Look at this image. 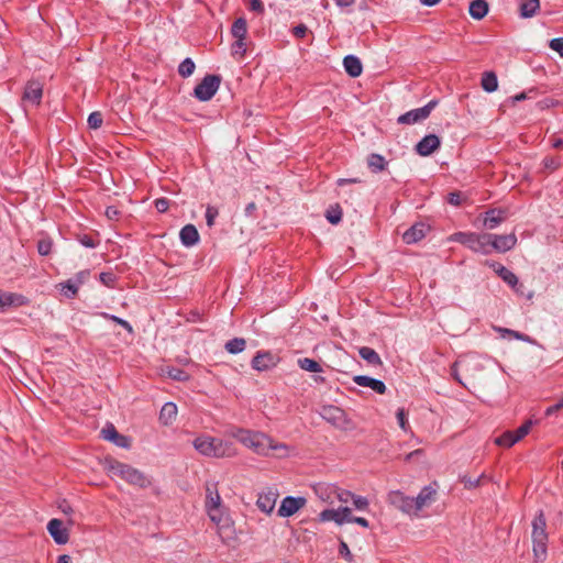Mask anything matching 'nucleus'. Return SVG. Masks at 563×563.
<instances>
[{"mask_svg": "<svg viewBox=\"0 0 563 563\" xmlns=\"http://www.w3.org/2000/svg\"><path fill=\"white\" fill-rule=\"evenodd\" d=\"M230 435L243 446L263 457L287 459L295 454L294 448L284 442L275 441L262 431L236 428L230 432Z\"/></svg>", "mask_w": 563, "mask_h": 563, "instance_id": "1", "label": "nucleus"}, {"mask_svg": "<svg viewBox=\"0 0 563 563\" xmlns=\"http://www.w3.org/2000/svg\"><path fill=\"white\" fill-rule=\"evenodd\" d=\"M192 445L197 452L207 457L227 459L238 455V449L232 442L210 435L197 437Z\"/></svg>", "mask_w": 563, "mask_h": 563, "instance_id": "2", "label": "nucleus"}, {"mask_svg": "<svg viewBox=\"0 0 563 563\" xmlns=\"http://www.w3.org/2000/svg\"><path fill=\"white\" fill-rule=\"evenodd\" d=\"M104 470L110 476L119 477L128 484L139 488H145L151 485L150 478L143 472L122 462L107 460L104 462Z\"/></svg>", "mask_w": 563, "mask_h": 563, "instance_id": "3", "label": "nucleus"}, {"mask_svg": "<svg viewBox=\"0 0 563 563\" xmlns=\"http://www.w3.org/2000/svg\"><path fill=\"white\" fill-rule=\"evenodd\" d=\"M531 539L534 561L543 562L548 553V533L547 520L542 511H539L532 521Z\"/></svg>", "mask_w": 563, "mask_h": 563, "instance_id": "4", "label": "nucleus"}, {"mask_svg": "<svg viewBox=\"0 0 563 563\" xmlns=\"http://www.w3.org/2000/svg\"><path fill=\"white\" fill-rule=\"evenodd\" d=\"M489 233L456 232L450 236L451 241L459 242L476 253L490 254Z\"/></svg>", "mask_w": 563, "mask_h": 563, "instance_id": "5", "label": "nucleus"}, {"mask_svg": "<svg viewBox=\"0 0 563 563\" xmlns=\"http://www.w3.org/2000/svg\"><path fill=\"white\" fill-rule=\"evenodd\" d=\"M320 416L323 420L340 430L347 431L354 428L345 411L334 405L322 406L320 409Z\"/></svg>", "mask_w": 563, "mask_h": 563, "instance_id": "6", "label": "nucleus"}, {"mask_svg": "<svg viewBox=\"0 0 563 563\" xmlns=\"http://www.w3.org/2000/svg\"><path fill=\"white\" fill-rule=\"evenodd\" d=\"M207 514L210 520L219 525L224 516V508L221 503V497L218 493L216 485L210 484L206 487V504Z\"/></svg>", "mask_w": 563, "mask_h": 563, "instance_id": "7", "label": "nucleus"}, {"mask_svg": "<svg viewBox=\"0 0 563 563\" xmlns=\"http://www.w3.org/2000/svg\"><path fill=\"white\" fill-rule=\"evenodd\" d=\"M221 84V78L218 75H207L196 86L194 90V96L199 101H209L218 91Z\"/></svg>", "mask_w": 563, "mask_h": 563, "instance_id": "8", "label": "nucleus"}, {"mask_svg": "<svg viewBox=\"0 0 563 563\" xmlns=\"http://www.w3.org/2000/svg\"><path fill=\"white\" fill-rule=\"evenodd\" d=\"M437 100L429 101L424 107L410 110L398 117L397 122L399 124H415L427 119L431 111L437 106Z\"/></svg>", "mask_w": 563, "mask_h": 563, "instance_id": "9", "label": "nucleus"}, {"mask_svg": "<svg viewBox=\"0 0 563 563\" xmlns=\"http://www.w3.org/2000/svg\"><path fill=\"white\" fill-rule=\"evenodd\" d=\"M279 493L277 488L266 487L258 493L256 506L262 512L271 515L275 509Z\"/></svg>", "mask_w": 563, "mask_h": 563, "instance_id": "10", "label": "nucleus"}, {"mask_svg": "<svg viewBox=\"0 0 563 563\" xmlns=\"http://www.w3.org/2000/svg\"><path fill=\"white\" fill-rule=\"evenodd\" d=\"M306 503L307 500L305 497L287 496L282 500L280 506L277 510V515L282 518L291 517L301 508H303L306 506Z\"/></svg>", "mask_w": 563, "mask_h": 563, "instance_id": "11", "label": "nucleus"}, {"mask_svg": "<svg viewBox=\"0 0 563 563\" xmlns=\"http://www.w3.org/2000/svg\"><path fill=\"white\" fill-rule=\"evenodd\" d=\"M352 510L349 507L338 509H324L319 514V520L322 522L333 521L339 526L350 522Z\"/></svg>", "mask_w": 563, "mask_h": 563, "instance_id": "12", "label": "nucleus"}, {"mask_svg": "<svg viewBox=\"0 0 563 563\" xmlns=\"http://www.w3.org/2000/svg\"><path fill=\"white\" fill-rule=\"evenodd\" d=\"M460 365L464 366L467 372L482 371L484 368L481 357L476 356V355H468V356L455 362L451 367V375L456 382H459L462 385H465V384L462 382L459 371H457V367Z\"/></svg>", "mask_w": 563, "mask_h": 563, "instance_id": "13", "label": "nucleus"}, {"mask_svg": "<svg viewBox=\"0 0 563 563\" xmlns=\"http://www.w3.org/2000/svg\"><path fill=\"white\" fill-rule=\"evenodd\" d=\"M489 238L490 252L495 250L496 252L505 253L514 249L517 244V236L514 233L504 235L489 233Z\"/></svg>", "mask_w": 563, "mask_h": 563, "instance_id": "14", "label": "nucleus"}, {"mask_svg": "<svg viewBox=\"0 0 563 563\" xmlns=\"http://www.w3.org/2000/svg\"><path fill=\"white\" fill-rule=\"evenodd\" d=\"M279 362V357L272 352L261 351L252 360V367L255 371L264 372L274 368Z\"/></svg>", "mask_w": 563, "mask_h": 563, "instance_id": "15", "label": "nucleus"}, {"mask_svg": "<svg viewBox=\"0 0 563 563\" xmlns=\"http://www.w3.org/2000/svg\"><path fill=\"white\" fill-rule=\"evenodd\" d=\"M47 531L57 544H66L69 540V530L64 527L60 519H51L47 523Z\"/></svg>", "mask_w": 563, "mask_h": 563, "instance_id": "16", "label": "nucleus"}, {"mask_svg": "<svg viewBox=\"0 0 563 563\" xmlns=\"http://www.w3.org/2000/svg\"><path fill=\"white\" fill-rule=\"evenodd\" d=\"M391 503L402 512L410 516H418L419 508L413 497L405 496L401 493H395L391 497Z\"/></svg>", "mask_w": 563, "mask_h": 563, "instance_id": "17", "label": "nucleus"}, {"mask_svg": "<svg viewBox=\"0 0 563 563\" xmlns=\"http://www.w3.org/2000/svg\"><path fill=\"white\" fill-rule=\"evenodd\" d=\"M441 145L440 137L435 134L426 135L418 144L416 145V151L421 156H429L435 150H438Z\"/></svg>", "mask_w": 563, "mask_h": 563, "instance_id": "18", "label": "nucleus"}, {"mask_svg": "<svg viewBox=\"0 0 563 563\" xmlns=\"http://www.w3.org/2000/svg\"><path fill=\"white\" fill-rule=\"evenodd\" d=\"M486 265L494 269V272L511 288L517 290L519 280L518 277L511 271H509L507 267L497 262L487 261Z\"/></svg>", "mask_w": 563, "mask_h": 563, "instance_id": "19", "label": "nucleus"}, {"mask_svg": "<svg viewBox=\"0 0 563 563\" xmlns=\"http://www.w3.org/2000/svg\"><path fill=\"white\" fill-rule=\"evenodd\" d=\"M429 230V225L422 222L416 223L402 234V240L407 244L417 243L426 236Z\"/></svg>", "mask_w": 563, "mask_h": 563, "instance_id": "20", "label": "nucleus"}, {"mask_svg": "<svg viewBox=\"0 0 563 563\" xmlns=\"http://www.w3.org/2000/svg\"><path fill=\"white\" fill-rule=\"evenodd\" d=\"M43 96V87L38 81H29L23 92V101L38 106Z\"/></svg>", "mask_w": 563, "mask_h": 563, "instance_id": "21", "label": "nucleus"}, {"mask_svg": "<svg viewBox=\"0 0 563 563\" xmlns=\"http://www.w3.org/2000/svg\"><path fill=\"white\" fill-rule=\"evenodd\" d=\"M102 438L118 445L119 448H129L130 439L120 434L113 424H108L101 430Z\"/></svg>", "mask_w": 563, "mask_h": 563, "instance_id": "22", "label": "nucleus"}, {"mask_svg": "<svg viewBox=\"0 0 563 563\" xmlns=\"http://www.w3.org/2000/svg\"><path fill=\"white\" fill-rule=\"evenodd\" d=\"M313 492L318 498L328 504H334V496L338 493V486L328 483H319L313 486Z\"/></svg>", "mask_w": 563, "mask_h": 563, "instance_id": "23", "label": "nucleus"}, {"mask_svg": "<svg viewBox=\"0 0 563 563\" xmlns=\"http://www.w3.org/2000/svg\"><path fill=\"white\" fill-rule=\"evenodd\" d=\"M353 382L358 386L368 387L379 395H383L386 391V385L383 380L369 376L356 375L353 377Z\"/></svg>", "mask_w": 563, "mask_h": 563, "instance_id": "24", "label": "nucleus"}, {"mask_svg": "<svg viewBox=\"0 0 563 563\" xmlns=\"http://www.w3.org/2000/svg\"><path fill=\"white\" fill-rule=\"evenodd\" d=\"M179 239L184 246L191 247L199 242L198 230L194 224H187L180 230Z\"/></svg>", "mask_w": 563, "mask_h": 563, "instance_id": "25", "label": "nucleus"}, {"mask_svg": "<svg viewBox=\"0 0 563 563\" xmlns=\"http://www.w3.org/2000/svg\"><path fill=\"white\" fill-rule=\"evenodd\" d=\"M26 302L24 296L14 294V292H5L0 290V308L5 309L8 307H20Z\"/></svg>", "mask_w": 563, "mask_h": 563, "instance_id": "26", "label": "nucleus"}, {"mask_svg": "<svg viewBox=\"0 0 563 563\" xmlns=\"http://www.w3.org/2000/svg\"><path fill=\"white\" fill-rule=\"evenodd\" d=\"M437 496V490L432 486L423 487L418 496L415 498L419 511L426 507H429L434 500Z\"/></svg>", "mask_w": 563, "mask_h": 563, "instance_id": "27", "label": "nucleus"}, {"mask_svg": "<svg viewBox=\"0 0 563 563\" xmlns=\"http://www.w3.org/2000/svg\"><path fill=\"white\" fill-rule=\"evenodd\" d=\"M343 66L345 71L351 77H358L362 74L363 67L358 57L354 55H347L343 59Z\"/></svg>", "mask_w": 563, "mask_h": 563, "instance_id": "28", "label": "nucleus"}, {"mask_svg": "<svg viewBox=\"0 0 563 563\" xmlns=\"http://www.w3.org/2000/svg\"><path fill=\"white\" fill-rule=\"evenodd\" d=\"M506 219L505 212L497 209H492L485 213L484 225L493 230L497 228Z\"/></svg>", "mask_w": 563, "mask_h": 563, "instance_id": "29", "label": "nucleus"}, {"mask_svg": "<svg viewBox=\"0 0 563 563\" xmlns=\"http://www.w3.org/2000/svg\"><path fill=\"white\" fill-rule=\"evenodd\" d=\"M468 13L473 19L482 20L488 13V3L485 0H473Z\"/></svg>", "mask_w": 563, "mask_h": 563, "instance_id": "30", "label": "nucleus"}, {"mask_svg": "<svg viewBox=\"0 0 563 563\" xmlns=\"http://www.w3.org/2000/svg\"><path fill=\"white\" fill-rule=\"evenodd\" d=\"M540 8L539 0H519V12L521 18L533 16Z\"/></svg>", "mask_w": 563, "mask_h": 563, "instance_id": "31", "label": "nucleus"}, {"mask_svg": "<svg viewBox=\"0 0 563 563\" xmlns=\"http://www.w3.org/2000/svg\"><path fill=\"white\" fill-rule=\"evenodd\" d=\"M177 416V406L174 402H166L159 412V419L164 424L172 423Z\"/></svg>", "mask_w": 563, "mask_h": 563, "instance_id": "32", "label": "nucleus"}, {"mask_svg": "<svg viewBox=\"0 0 563 563\" xmlns=\"http://www.w3.org/2000/svg\"><path fill=\"white\" fill-rule=\"evenodd\" d=\"M358 354L360 356L366 361L368 364H372V365H380L382 364V360H380V356L378 355V353L372 349V347H368V346H363L358 350Z\"/></svg>", "mask_w": 563, "mask_h": 563, "instance_id": "33", "label": "nucleus"}, {"mask_svg": "<svg viewBox=\"0 0 563 563\" xmlns=\"http://www.w3.org/2000/svg\"><path fill=\"white\" fill-rule=\"evenodd\" d=\"M482 88L487 92H494L498 88L497 76L493 71H486L482 77Z\"/></svg>", "mask_w": 563, "mask_h": 563, "instance_id": "34", "label": "nucleus"}, {"mask_svg": "<svg viewBox=\"0 0 563 563\" xmlns=\"http://www.w3.org/2000/svg\"><path fill=\"white\" fill-rule=\"evenodd\" d=\"M231 32L235 40H245L247 34L246 20L244 18L236 19L232 25Z\"/></svg>", "mask_w": 563, "mask_h": 563, "instance_id": "35", "label": "nucleus"}, {"mask_svg": "<svg viewBox=\"0 0 563 563\" xmlns=\"http://www.w3.org/2000/svg\"><path fill=\"white\" fill-rule=\"evenodd\" d=\"M367 165L373 173L382 172L386 168V161L379 154H371L367 158Z\"/></svg>", "mask_w": 563, "mask_h": 563, "instance_id": "36", "label": "nucleus"}, {"mask_svg": "<svg viewBox=\"0 0 563 563\" xmlns=\"http://www.w3.org/2000/svg\"><path fill=\"white\" fill-rule=\"evenodd\" d=\"M298 366L306 371V372H310V373H320L322 372V367L321 365L312 360V358H308V357H303V358H299L298 360Z\"/></svg>", "mask_w": 563, "mask_h": 563, "instance_id": "37", "label": "nucleus"}, {"mask_svg": "<svg viewBox=\"0 0 563 563\" xmlns=\"http://www.w3.org/2000/svg\"><path fill=\"white\" fill-rule=\"evenodd\" d=\"M495 330L501 335V338H512L523 342H532L528 335L511 329L495 328Z\"/></svg>", "mask_w": 563, "mask_h": 563, "instance_id": "38", "label": "nucleus"}, {"mask_svg": "<svg viewBox=\"0 0 563 563\" xmlns=\"http://www.w3.org/2000/svg\"><path fill=\"white\" fill-rule=\"evenodd\" d=\"M58 286L60 292L67 298H74L79 288V286L71 278L64 283H60Z\"/></svg>", "mask_w": 563, "mask_h": 563, "instance_id": "39", "label": "nucleus"}, {"mask_svg": "<svg viewBox=\"0 0 563 563\" xmlns=\"http://www.w3.org/2000/svg\"><path fill=\"white\" fill-rule=\"evenodd\" d=\"M246 342L244 339L234 338L225 343V350L231 354H238L244 351Z\"/></svg>", "mask_w": 563, "mask_h": 563, "instance_id": "40", "label": "nucleus"}, {"mask_svg": "<svg viewBox=\"0 0 563 563\" xmlns=\"http://www.w3.org/2000/svg\"><path fill=\"white\" fill-rule=\"evenodd\" d=\"M195 68H196V65H195L194 60L191 58L187 57L180 63V65L178 67V73L181 77L187 78L194 74Z\"/></svg>", "mask_w": 563, "mask_h": 563, "instance_id": "41", "label": "nucleus"}, {"mask_svg": "<svg viewBox=\"0 0 563 563\" xmlns=\"http://www.w3.org/2000/svg\"><path fill=\"white\" fill-rule=\"evenodd\" d=\"M518 441L515 438V432L506 431L500 437L496 438L495 443L500 446L510 448L516 444Z\"/></svg>", "mask_w": 563, "mask_h": 563, "instance_id": "42", "label": "nucleus"}, {"mask_svg": "<svg viewBox=\"0 0 563 563\" xmlns=\"http://www.w3.org/2000/svg\"><path fill=\"white\" fill-rule=\"evenodd\" d=\"M164 373L174 380L185 382L189 379V375L180 368L167 367Z\"/></svg>", "mask_w": 563, "mask_h": 563, "instance_id": "43", "label": "nucleus"}, {"mask_svg": "<svg viewBox=\"0 0 563 563\" xmlns=\"http://www.w3.org/2000/svg\"><path fill=\"white\" fill-rule=\"evenodd\" d=\"M327 220L332 224H338L342 219V210L339 205H335L327 210Z\"/></svg>", "mask_w": 563, "mask_h": 563, "instance_id": "44", "label": "nucleus"}, {"mask_svg": "<svg viewBox=\"0 0 563 563\" xmlns=\"http://www.w3.org/2000/svg\"><path fill=\"white\" fill-rule=\"evenodd\" d=\"M486 479L485 474L479 475L477 478H472L471 476L464 475L461 477L464 487L467 489H473L478 487L482 484V481Z\"/></svg>", "mask_w": 563, "mask_h": 563, "instance_id": "45", "label": "nucleus"}, {"mask_svg": "<svg viewBox=\"0 0 563 563\" xmlns=\"http://www.w3.org/2000/svg\"><path fill=\"white\" fill-rule=\"evenodd\" d=\"M100 316L107 320H111L113 322H115L117 324H120L121 327H123L129 333H133V328L132 325L124 319H121L114 314H110V313H107V312H100Z\"/></svg>", "mask_w": 563, "mask_h": 563, "instance_id": "46", "label": "nucleus"}, {"mask_svg": "<svg viewBox=\"0 0 563 563\" xmlns=\"http://www.w3.org/2000/svg\"><path fill=\"white\" fill-rule=\"evenodd\" d=\"M533 420L526 421L522 426H520L517 430H515V438L519 442L522 438H525L529 432L531 427L533 426Z\"/></svg>", "mask_w": 563, "mask_h": 563, "instance_id": "47", "label": "nucleus"}, {"mask_svg": "<svg viewBox=\"0 0 563 563\" xmlns=\"http://www.w3.org/2000/svg\"><path fill=\"white\" fill-rule=\"evenodd\" d=\"M52 240L48 238L42 239L37 243V251L41 255H48L52 251Z\"/></svg>", "mask_w": 563, "mask_h": 563, "instance_id": "48", "label": "nucleus"}, {"mask_svg": "<svg viewBox=\"0 0 563 563\" xmlns=\"http://www.w3.org/2000/svg\"><path fill=\"white\" fill-rule=\"evenodd\" d=\"M351 501H352L353 506L355 507V509L361 510V511L366 510L369 505L367 498H365L363 496L355 495V494H353V498Z\"/></svg>", "mask_w": 563, "mask_h": 563, "instance_id": "49", "label": "nucleus"}, {"mask_svg": "<svg viewBox=\"0 0 563 563\" xmlns=\"http://www.w3.org/2000/svg\"><path fill=\"white\" fill-rule=\"evenodd\" d=\"M396 418H397V421H398V424L399 427L405 431H409L410 427H409V422H408V419L406 417V411L404 408H399L396 412Z\"/></svg>", "mask_w": 563, "mask_h": 563, "instance_id": "50", "label": "nucleus"}, {"mask_svg": "<svg viewBox=\"0 0 563 563\" xmlns=\"http://www.w3.org/2000/svg\"><path fill=\"white\" fill-rule=\"evenodd\" d=\"M87 122L90 129H98L102 124V114L98 111L92 112L89 114Z\"/></svg>", "mask_w": 563, "mask_h": 563, "instance_id": "51", "label": "nucleus"}, {"mask_svg": "<svg viewBox=\"0 0 563 563\" xmlns=\"http://www.w3.org/2000/svg\"><path fill=\"white\" fill-rule=\"evenodd\" d=\"M352 498H353V493L338 487V493H335L334 501L338 500L342 504H347L352 500Z\"/></svg>", "mask_w": 563, "mask_h": 563, "instance_id": "52", "label": "nucleus"}, {"mask_svg": "<svg viewBox=\"0 0 563 563\" xmlns=\"http://www.w3.org/2000/svg\"><path fill=\"white\" fill-rule=\"evenodd\" d=\"M219 211L218 208L213 206H208L206 209V221L208 227H212L214 224V220L218 217Z\"/></svg>", "mask_w": 563, "mask_h": 563, "instance_id": "53", "label": "nucleus"}, {"mask_svg": "<svg viewBox=\"0 0 563 563\" xmlns=\"http://www.w3.org/2000/svg\"><path fill=\"white\" fill-rule=\"evenodd\" d=\"M561 165L560 159L558 157H545L543 159V167L548 170H555Z\"/></svg>", "mask_w": 563, "mask_h": 563, "instance_id": "54", "label": "nucleus"}, {"mask_svg": "<svg viewBox=\"0 0 563 563\" xmlns=\"http://www.w3.org/2000/svg\"><path fill=\"white\" fill-rule=\"evenodd\" d=\"M550 48L563 57V37H556L550 41Z\"/></svg>", "mask_w": 563, "mask_h": 563, "instance_id": "55", "label": "nucleus"}, {"mask_svg": "<svg viewBox=\"0 0 563 563\" xmlns=\"http://www.w3.org/2000/svg\"><path fill=\"white\" fill-rule=\"evenodd\" d=\"M155 208L158 212H166L169 208V200L166 198H158L154 201Z\"/></svg>", "mask_w": 563, "mask_h": 563, "instance_id": "56", "label": "nucleus"}, {"mask_svg": "<svg viewBox=\"0 0 563 563\" xmlns=\"http://www.w3.org/2000/svg\"><path fill=\"white\" fill-rule=\"evenodd\" d=\"M100 280L108 287H113L115 282V276L112 273H101Z\"/></svg>", "mask_w": 563, "mask_h": 563, "instance_id": "57", "label": "nucleus"}, {"mask_svg": "<svg viewBox=\"0 0 563 563\" xmlns=\"http://www.w3.org/2000/svg\"><path fill=\"white\" fill-rule=\"evenodd\" d=\"M339 553L344 558L346 559L349 562L352 561L353 559V555L347 547V544L344 542V541H341L340 543V548H339Z\"/></svg>", "mask_w": 563, "mask_h": 563, "instance_id": "58", "label": "nucleus"}, {"mask_svg": "<svg viewBox=\"0 0 563 563\" xmlns=\"http://www.w3.org/2000/svg\"><path fill=\"white\" fill-rule=\"evenodd\" d=\"M232 48L235 54L243 55L246 52L245 40H235Z\"/></svg>", "mask_w": 563, "mask_h": 563, "instance_id": "59", "label": "nucleus"}, {"mask_svg": "<svg viewBox=\"0 0 563 563\" xmlns=\"http://www.w3.org/2000/svg\"><path fill=\"white\" fill-rule=\"evenodd\" d=\"M89 277L88 271H81L75 275L71 279L75 280V283L80 286L82 285Z\"/></svg>", "mask_w": 563, "mask_h": 563, "instance_id": "60", "label": "nucleus"}, {"mask_svg": "<svg viewBox=\"0 0 563 563\" xmlns=\"http://www.w3.org/2000/svg\"><path fill=\"white\" fill-rule=\"evenodd\" d=\"M250 10L262 14L264 12V4L261 0H251L250 1Z\"/></svg>", "mask_w": 563, "mask_h": 563, "instance_id": "61", "label": "nucleus"}, {"mask_svg": "<svg viewBox=\"0 0 563 563\" xmlns=\"http://www.w3.org/2000/svg\"><path fill=\"white\" fill-rule=\"evenodd\" d=\"M106 216L109 220H118L120 211L115 207L111 206L106 209Z\"/></svg>", "mask_w": 563, "mask_h": 563, "instance_id": "62", "label": "nucleus"}, {"mask_svg": "<svg viewBox=\"0 0 563 563\" xmlns=\"http://www.w3.org/2000/svg\"><path fill=\"white\" fill-rule=\"evenodd\" d=\"M79 242L86 246V247H90V249H93L97 244L95 242V240L91 238V236H88V235H84L79 239Z\"/></svg>", "mask_w": 563, "mask_h": 563, "instance_id": "63", "label": "nucleus"}, {"mask_svg": "<svg viewBox=\"0 0 563 563\" xmlns=\"http://www.w3.org/2000/svg\"><path fill=\"white\" fill-rule=\"evenodd\" d=\"M561 409H563V406L560 402V400H558L554 405H552V406L547 408L545 416H551V415L558 412Z\"/></svg>", "mask_w": 563, "mask_h": 563, "instance_id": "64", "label": "nucleus"}]
</instances>
